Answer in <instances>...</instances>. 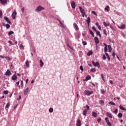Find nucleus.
I'll list each match as a JSON object with an SVG mask.
<instances>
[{
    "label": "nucleus",
    "mask_w": 126,
    "mask_h": 126,
    "mask_svg": "<svg viewBox=\"0 0 126 126\" xmlns=\"http://www.w3.org/2000/svg\"><path fill=\"white\" fill-rule=\"evenodd\" d=\"M44 9H45V8H44L43 6H41V5H39L35 9V11L36 12H39V11H41L42 10H43Z\"/></svg>",
    "instance_id": "f257e3e1"
},
{
    "label": "nucleus",
    "mask_w": 126,
    "mask_h": 126,
    "mask_svg": "<svg viewBox=\"0 0 126 126\" xmlns=\"http://www.w3.org/2000/svg\"><path fill=\"white\" fill-rule=\"evenodd\" d=\"M84 93L85 95L87 96H89L91 95V94H93V91H89V90H85L84 91Z\"/></svg>",
    "instance_id": "f03ea898"
},
{
    "label": "nucleus",
    "mask_w": 126,
    "mask_h": 126,
    "mask_svg": "<svg viewBox=\"0 0 126 126\" xmlns=\"http://www.w3.org/2000/svg\"><path fill=\"white\" fill-rule=\"evenodd\" d=\"M79 9L81 11V13L82 14L83 17H84V15H85V10L83 9L81 6L79 7Z\"/></svg>",
    "instance_id": "7ed1b4c3"
},
{
    "label": "nucleus",
    "mask_w": 126,
    "mask_h": 126,
    "mask_svg": "<svg viewBox=\"0 0 126 126\" xmlns=\"http://www.w3.org/2000/svg\"><path fill=\"white\" fill-rule=\"evenodd\" d=\"M119 29H126V25L124 24H121L120 26H118Z\"/></svg>",
    "instance_id": "20e7f679"
},
{
    "label": "nucleus",
    "mask_w": 126,
    "mask_h": 126,
    "mask_svg": "<svg viewBox=\"0 0 126 126\" xmlns=\"http://www.w3.org/2000/svg\"><path fill=\"white\" fill-rule=\"evenodd\" d=\"M92 63L94 65V66H97V67H100V63H99V62H96V63H95L94 61H92Z\"/></svg>",
    "instance_id": "39448f33"
},
{
    "label": "nucleus",
    "mask_w": 126,
    "mask_h": 126,
    "mask_svg": "<svg viewBox=\"0 0 126 126\" xmlns=\"http://www.w3.org/2000/svg\"><path fill=\"white\" fill-rule=\"evenodd\" d=\"M16 14H17V12H16V11H14L12 14V18H13V19H15V17H16Z\"/></svg>",
    "instance_id": "423d86ee"
},
{
    "label": "nucleus",
    "mask_w": 126,
    "mask_h": 126,
    "mask_svg": "<svg viewBox=\"0 0 126 126\" xmlns=\"http://www.w3.org/2000/svg\"><path fill=\"white\" fill-rule=\"evenodd\" d=\"M105 122H106V123L108 125V126H112V124H111L109 121V118H108V117L105 118Z\"/></svg>",
    "instance_id": "0eeeda50"
},
{
    "label": "nucleus",
    "mask_w": 126,
    "mask_h": 126,
    "mask_svg": "<svg viewBox=\"0 0 126 126\" xmlns=\"http://www.w3.org/2000/svg\"><path fill=\"white\" fill-rule=\"evenodd\" d=\"M0 3L1 4H6L7 3V0H0Z\"/></svg>",
    "instance_id": "6e6552de"
},
{
    "label": "nucleus",
    "mask_w": 126,
    "mask_h": 126,
    "mask_svg": "<svg viewBox=\"0 0 126 126\" xmlns=\"http://www.w3.org/2000/svg\"><path fill=\"white\" fill-rule=\"evenodd\" d=\"M4 20H5V21H6V22H7V23H8L9 24H11V22L10 21L8 18H7V17H4Z\"/></svg>",
    "instance_id": "1a4fd4ad"
},
{
    "label": "nucleus",
    "mask_w": 126,
    "mask_h": 126,
    "mask_svg": "<svg viewBox=\"0 0 126 126\" xmlns=\"http://www.w3.org/2000/svg\"><path fill=\"white\" fill-rule=\"evenodd\" d=\"M103 45H104V52L107 53L108 52V46L106 43H103Z\"/></svg>",
    "instance_id": "9d476101"
},
{
    "label": "nucleus",
    "mask_w": 126,
    "mask_h": 126,
    "mask_svg": "<svg viewBox=\"0 0 126 126\" xmlns=\"http://www.w3.org/2000/svg\"><path fill=\"white\" fill-rule=\"evenodd\" d=\"M58 21H59L61 27H62L63 29H65V26H64V25L63 24V23L60 20H59Z\"/></svg>",
    "instance_id": "9b49d317"
},
{
    "label": "nucleus",
    "mask_w": 126,
    "mask_h": 126,
    "mask_svg": "<svg viewBox=\"0 0 126 126\" xmlns=\"http://www.w3.org/2000/svg\"><path fill=\"white\" fill-rule=\"evenodd\" d=\"M71 7L72 8H73V9H74V8H75V2L73 1L71 3Z\"/></svg>",
    "instance_id": "f8f14e48"
},
{
    "label": "nucleus",
    "mask_w": 126,
    "mask_h": 126,
    "mask_svg": "<svg viewBox=\"0 0 126 126\" xmlns=\"http://www.w3.org/2000/svg\"><path fill=\"white\" fill-rule=\"evenodd\" d=\"M73 26L75 28L76 30H79V28H78V26L76 24V23H74L73 24Z\"/></svg>",
    "instance_id": "ddd939ff"
},
{
    "label": "nucleus",
    "mask_w": 126,
    "mask_h": 126,
    "mask_svg": "<svg viewBox=\"0 0 126 126\" xmlns=\"http://www.w3.org/2000/svg\"><path fill=\"white\" fill-rule=\"evenodd\" d=\"M94 42L95 44H99V39L97 37H94Z\"/></svg>",
    "instance_id": "4468645a"
},
{
    "label": "nucleus",
    "mask_w": 126,
    "mask_h": 126,
    "mask_svg": "<svg viewBox=\"0 0 126 126\" xmlns=\"http://www.w3.org/2000/svg\"><path fill=\"white\" fill-rule=\"evenodd\" d=\"M11 74V72L9 70H7L6 72L5 75H7V76H9V75H10Z\"/></svg>",
    "instance_id": "2eb2a0df"
},
{
    "label": "nucleus",
    "mask_w": 126,
    "mask_h": 126,
    "mask_svg": "<svg viewBox=\"0 0 126 126\" xmlns=\"http://www.w3.org/2000/svg\"><path fill=\"white\" fill-rule=\"evenodd\" d=\"M106 116L107 117H108V118H110V119H112L113 118V116L109 112L106 113Z\"/></svg>",
    "instance_id": "dca6fc26"
},
{
    "label": "nucleus",
    "mask_w": 126,
    "mask_h": 126,
    "mask_svg": "<svg viewBox=\"0 0 126 126\" xmlns=\"http://www.w3.org/2000/svg\"><path fill=\"white\" fill-rule=\"evenodd\" d=\"M29 91V88H27L26 89L24 90V95H27L28 91Z\"/></svg>",
    "instance_id": "f3484780"
},
{
    "label": "nucleus",
    "mask_w": 126,
    "mask_h": 126,
    "mask_svg": "<svg viewBox=\"0 0 126 126\" xmlns=\"http://www.w3.org/2000/svg\"><path fill=\"white\" fill-rule=\"evenodd\" d=\"M77 126H81V122L80 121V120H79V119L77 120Z\"/></svg>",
    "instance_id": "a211bd4d"
},
{
    "label": "nucleus",
    "mask_w": 126,
    "mask_h": 126,
    "mask_svg": "<svg viewBox=\"0 0 126 126\" xmlns=\"http://www.w3.org/2000/svg\"><path fill=\"white\" fill-rule=\"evenodd\" d=\"M25 64H26V66H27V67H28V68L29 67L30 64H29V61L28 60H27Z\"/></svg>",
    "instance_id": "6ab92c4d"
},
{
    "label": "nucleus",
    "mask_w": 126,
    "mask_h": 126,
    "mask_svg": "<svg viewBox=\"0 0 126 126\" xmlns=\"http://www.w3.org/2000/svg\"><path fill=\"white\" fill-rule=\"evenodd\" d=\"M87 114V109H84L83 111V115L86 116Z\"/></svg>",
    "instance_id": "aec40b11"
},
{
    "label": "nucleus",
    "mask_w": 126,
    "mask_h": 126,
    "mask_svg": "<svg viewBox=\"0 0 126 126\" xmlns=\"http://www.w3.org/2000/svg\"><path fill=\"white\" fill-rule=\"evenodd\" d=\"M12 80H16L17 79V76H16V75L14 74L12 77Z\"/></svg>",
    "instance_id": "412c9836"
},
{
    "label": "nucleus",
    "mask_w": 126,
    "mask_h": 126,
    "mask_svg": "<svg viewBox=\"0 0 126 126\" xmlns=\"http://www.w3.org/2000/svg\"><path fill=\"white\" fill-rule=\"evenodd\" d=\"M119 108L121 109V110H122V111H126V109L122 105H120Z\"/></svg>",
    "instance_id": "4be33fe9"
},
{
    "label": "nucleus",
    "mask_w": 126,
    "mask_h": 126,
    "mask_svg": "<svg viewBox=\"0 0 126 126\" xmlns=\"http://www.w3.org/2000/svg\"><path fill=\"white\" fill-rule=\"evenodd\" d=\"M92 116L94 117V118H96L97 117V113L95 112H92Z\"/></svg>",
    "instance_id": "5701e85b"
},
{
    "label": "nucleus",
    "mask_w": 126,
    "mask_h": 126,
    "mask_svg": "<svg viewBox=\"0 0 126 126\" xmlns=\"http://www.w3.org/2000/svg\"><path fill=\"white\" fill-rule=\"evenodd\" d=\"M96 34L98 36H99L100 38H101V33H100V32L99 31H96Z\"/></svg>",
    "instance_id": "b1692460"
},
{
    "label": "nucleus",
    "mask_w": 126,
    "mask_h": 126,
    "mask_svg": "<svg viewBox=\"0 0 126 126\" xmlns=\"http://www.w3.org/2000/svg\"><path fill=\"white\" fill-rule=\"evenodd\" d=\"M99 103L101 106H104V100H100L99 101Z\"/></svg>",
    "instance_id": "393cba45"
},
{
    "label": "nucleus",
    "mask_w": 126,
    "mask_h": 126,
    "mask_svg": "<svg viewBox=\"0 0 126 126\" xmlns=\"http://www.w3.org/2000/svg\"><path fill=\"white\" fill-rule=\"evenodd\" d=\"M108 51L110 53H112V46L111 45H108Z\"/></svg>",
    "instance_id": "a878e982"
},
{
    "label": "nucleus",
    "mask_w": 126,
    "mask_h": 126,
    "mask_svg": "<svg viewBox=\"0 0 126 126\" xmlns=\"http://www.w3.org/2000/svg\"><path fill=\"white\" fill-rule=\"evenodd\" d=\"M90 79H91V76H90V75H88L86 79V81L88 80H90Z\"/></svg>",
    "instance_id": "bb28decb"
},
{
    "label": "nucleus",
    "mask_w": 126,
    "mask_h": 126,
    "mask_svg": "<svg viewBox=\"0 0 126 126\" xmlns=\"http://www.w3.org/2000/svg\"><path fill=\"white\" fill-rule=\"evenodd\" d=\"M92 55H93V52H92V51H89L87 54L88 56H91Z\"/></svg>",
    "instance_id": "cd10ccee"
},
{
    "label": "nucleus",
    "mask_w": 126,
    "mask_h": 126,
    "mask_svg": "<svg viewBox=\"0 0 126 126\" xmlns=\"http://www.w3.org/2000/svg\"><path fill=\"white\" fill-rule=\"evenodd\" d=\"M91 71H92V72H95L97 71V70H96L95 68H92L91 69Z\"/></svg>",
    "instance_id": "c85d7f7f"
},
{
    "label": "nucleus",
    "mask_w": 126,
    "mask_h": 126,
    "mask_svg": "<svg viewBox=\"0 0 126 126\" xmlns=\"http://www.w3.org/2000/svg\"><path fill=\"white\" fill-rule=\"evenodd\" d=\"M103 25L105 26V27H108V26H110V24H107L105 22H104Z\"/></svg>",
    "instance_id": "c756f323"
},
{
    "label": "nucleus",
    "mask_w": 126,
    "mask_h": 126,
    "mask_svg": "<svg viewBox=\"0 0 126 126\" xmlns=\"http://www.w3.org/2000/svg\"><path fill=\"white\" fill-rule=\"evenodd\" d=\"M87 22L88 24V25H89V24L90 23V17H88L87 20Z\"/></svg>",
    "instance_id": "7c9ffc66"
},
{
    "label": "nucleus",
    "mask_w": 126,
    "mask_h": 126,
    "mask_svg": "<svg viewBox=\"0 0 126 126\" xmlns=\"http://www.w3.org/2000/svg\"><path fill=\"white\" fill-rule=\"evenodd\" d=\"M109 105H112L113 106H116V103L113 102L112 101H110L109 102Z\"/></svg>",
    "instance_id": "2f4dec72"
},
{
    "label": "nucleus",
    "mask_w": 126,
    "mask_h": 126,
    "mask_svg": "<svg viewBox=\"0 0 126 126\" xmlns=\"http://www.w3.org/2000/svg\"><path fill=\"white\" fill-rule=\"evenodd\" d=\"M90 33L91 35H92V36H93V37L95 36V35H94V33H93V32H92V31L90 30Z\"/></svg>",
    "instance_id": "473e14b6"
},
{
    "label": "nucleus",
    "mask_w": 126,
    "mask_h": 126,
    "mask_svg": "<svg viewBox=\"0 0 126 126\" xmlns=\"http://www.w3.org/2000/svg\"><path fill=\"white\" fill-rule=\"evenodd\" d=\"M12 34H14V32H13L12 31H10V32H8V35L9 36H10V35H11Z\"/></svg>",
    "instance_id": "72a5a7b5"
},
{
    "label": "nucleus",
    "mask_w": 126,
    "mask_h": 126,
    "mask_svg": "<svg viewBox=\"0 0 126 126\" xmlns=\"http://www.w3.org/2000/svg\"><path fill=\"white\" fill-rule=\"evenodd\" d=\"M118 118H122L123 117V114L121 113H120L118 115Z\"/></svg>",
    "instance_id": "f704fd0d"
},
{
    "label": "nucleus",
    "mask_w": 126,
    "mask_h": 126,
    "mask_svg": "<svg viewBox=\"0 0 126 126\" xmlns=\"http://www.w3.org/2000/svg\"><path fill=\"white\" fill-rule=\"evenodd\" d=\"M96 26H97V28L99 29V30H101V27L99 25V24L97 23H96Z\"/></svg>",
    "instance_id": "c9c22d12"
},
{
    "label": "nucleus",
    "mask_w": 126,
    "mask_h": 126,
    "mask_svg": "<svg viewBox=\"0 0 126 126\" xmlns=\"http://www.w3.org/2000/svg\"><path fill=\"white\" fill-rule=\"evenodd\" d=\"M49 113H53L54 112V109L53 108H50L49 110Z\"/></svg>",
    "instance_id": "e433bc0d"
},
{
    "label": "nucleus",
    "mask_w": 126,
    "mask_h": 126,
    "mask_svg": "<svg viewBox=\"0 0 126 126\" xmlns=\"http://www.w3.org/2000/svg\"><path fill=\"white\" fill-rule=\"evenodd\" d=\"M100 92H101V94H104V93H105V90H104V89H101V90H100Z\"/></svg>",
    "instance_id": "4c0bfd02"
},
{
    "label": "nucleus",
    "mask_w": 126,
    "mask_h": 126,
    "mask_svg": "<svg viewBox=\"0 0 126 126\" xmlns=\"http://www.w3.org/2000/svg\"><path fill=\"white\" fill-rule=\"evenodd\" d=\"M20 49H24V46H23V45L22 44L20 45Z\"/></svg>",
    "instance_id": "58836bf2"
},
{
    "label": "nucleus",
    "mask_w": 126,
    "mask_h": 126,
    "mask_svg": "<svg viewBox=\"0 0 126 126\" xmlns=\"http://www.w3.org/2000/svg\"><path fill=\"white\" fill-rule=\"evenodd\" d=\"M102 59L103 60H104V61H105L107 59V57H106V56L104 54L103 55Z\"/></svg>",
    "instance_id": "ea45409f"
},
{
    "label": "nucleus",
    "mask_w": 126,
    "mask_h": 126,
    "mask_svg": "<svg viewBox=\"0 0 126 126\" xmlns=\"http://www.w3.org/2000/svg\"><path fill=\"white\" fill-rule=\"evenodd\" d=\"M92 13H93V14H94V15H95L96 16H97V13H96L95 11H92Z\"/></svg>",
    "instance_id": "a19ab883"
},
{
    "label": "nucleus",
    "mask_w": 126,
    "mask_h": 126,
    "mask_svg": "<svg viewBox=\"0 0 126 126\" xmlns=\"http://www.w3.org/2000/svg\"><path fill=\"white\" fill-rule=\"evenodd\" d=\"M118 109H116L115 110V111H114L113 113H114V114H118Z\"/></svg>",
    "instance_id": "79ce46f5"
},
{
    "label": "nucleus",
    "mask_w": 126,
    "mask_h": 126,
    "mask_svg": "<svg viewBox=\"0 0 126 126\" xmlns=\"http://www.w3.org/2000/svg\"><path fill=\"white\" fill-rule=\"evenodd\" d=\"M6 27L7 29H8V28H9L10 27V25H9V24H7L6 25Z\"/></svg>",
    "instance_id": "37998d69"
},
{
    "label": "nucleus",
    "mask_w": 126,
    "mask_h": 126,
    "mask_svg": "<svg viewBox=\"0 0 126 126\" xmlns=\"http://www.w3.org/2000/svg\"><path fill=\"white\" fill-rule=\"evenodd\" d=\"M83 45H84V46H86V45H87V42H86V41H83Z\"/></svg>",
    "instance_id": "c03bdc74"
},
{
    "label": "nucleus",
    "mask_w": 126,
    "mask_h": 126,
    "mask_svg": "<svg viewBox=\"0 0 126 126\" xmlns=\"http://www.w3.org/2000/svg\"><path fill=\"white\" fill-rule=\"evenodd\" d=\"M103 33L105 35V36H107V32H106L105 30H103Z\"/></svg>",
    "instance_id": "a18cd8bd"
},
{
    "label": "nucleus",
    "mask_w": 126,
    "mask_h": 126,
    "mask_svg": "<svg viewBox=\"0 0 126 126\" xmlns=\"http://www.w3.org/2000/svg\"><path fill=\"white\" fill-rule=\"evenodd\" d=\"M115 56H116V53H115L114 51H113L112 56L113 57V58H115Z\"/></svg>",
    "instance_id": "49530a36"
},
{
    "label": "nucleus",
    "mask_w": 126,
    "mask_h": 126,
    "mask_svg": "<svg viewBox=\"0 0 126 126\" xmlns=\"http://www.w3.org/2000/svg\"><path fill=\"white\" fill-rule=\"evenodd\" d=\"M8 42L9 44H10V45H13L12 41H11V40H9Z\"/></svg>",
    "instance_id": "de8ad7c7"
},
{
    "label": "nucleus",
    "mask_w": 126,
    "mask_h": 126,
    "mask_svg": "<svg viewBox=\"0 0 126 126\" xmlns=\"http://www.w3.org/2000/svg\"><path fill=\"white\" fill-rule=\"evenodd\" d=\"M10 105V104H9V103H7V104L6 105V108H8V107H9Z\"/></svg>",
    "instance_id": "09e8293b"
},
{
    "label": "nucleus",
    "mask_w": 126,
    "mask_h": 126,
    "mask_svg": "<svg viewBox=\"0 0 126 126\" xmlns=\"http://www.w3.org/2000/svg\"><path fill=\"white\" fill-rule=\"evenodd\" d=\"M3 93L5 94H8V91H5L3 92Z\"/></svg>",
    "instance_id": "8fccbe9b"
},
{
    "label": "nucleus",
    "mask_w": 126,
    "mask_h": 126,
    "mask_svg": "<svg viewBox=\"0 0 126 126\" xmlns=\"http://www.w3.org/2000/svg\"><path fill=\"white\" fill-rule=\"evenodd\" d=\"M92 29L94 30V31H95L96 32V31H97V30H96V28L94 27H92Z\"/></svg>",
    "instance_id": "3c124183"
},
{
    "label": "nucleus",
    "mask_w": 126,
    "mask_h": 126,
    "mask_svg": "<svg viewBox=\"0 0 126 126\" xmlns=\"http://www.w3.org/2000/svg\"><path fill=\"white\" fill-rule=\"evenodd\" d=\"M2 16V12L0 10V17H1Z\"/></svg>",
    "instance_id": "603ef678"
},
{
    "label": "nucleus",
    "mask_w": 126,
    "mask_h": 126,
    "mask_svg": "<svg viewBox=\"0 0 126 126\" xmlns=\"http://www.w3.org/2000/svg\"><path fill=\"white\" fill-rule=\"evenodd\" d=\"M80 69H81V70L83 71V67H82V66H80Z\"/></svg>",
    "instance_id": "864d4df0"
},
{
    "label": "nucleus",
    "mask_w": 126,
    "mask_h": 126,
    "mask_svg": "<svg viewBox=\"0 0 126 126\" xmlns=\"http://www.w3.org/2000/svg\"><path fill=\"white\" fill-rule=\"evenodd\" d=\"M97 122H98V123H99L100 122H101V118H99L97 119Z\"/></svg>",
    "instance_id": "5fc2aeb1"
},
{
    "label": "nucleus",
    "mask_w": 126,
    "mask_h": 126,
    "mask_svg": "<svg viewBox=\"0 0 126 126\" xmlns=\"http://www.w3.org/2000/svg\"><path fill=\"white\" fill-rule=\"evenodd\" d=\"M101 78H102V80H103V81H104L105 80L104 79V76L103 75V74H101Z\"/></svg>",
    "instance_id": "6e6d98bb"
},
{
    "label": "nucleus",
    "mask_w": 126,
    "mask_h": 126,
    "mask_svg": "<svg viewBox=\"0 0 126 126\" xmlns=\"http://www.w3.org/2000/svg\"><path fill=\"white\" fill-rule=\"evenodd\" d=\"M43 65H44V62H42V63H40V66L41 67L43 66Z\"/></svg>",
    "instance_id": "4d7b16f0"
},
{
    "label": "nucleus",
    "mask_w": 126,
    "mask_h": 126,
    "mask_svg": "<svg viewBox=\"0 0 126 126\" xmlns=\"http://www.w3.org/2000/svg\"><path fill=\"white\" fill-rule=\"evenodd\" d=\"M92 85H93L94 86V87H95L96 85L95 84H94L93 83H91Z\"/></svg>",
    "instance_id": "13d9d810"
},
{
    "label": "nucleus",
    "mask_w": 126,
    "mask_h": 126,
    "mask_svg": "<svg viewBox=\"0 0 126 126\" xmlns=\"http://www.w3.org/2000/svg\"><path fill=\"white\" fill-rule=\"evenodd\" d=\"M25 9L24 8V7H23V8H22L21 10H22L23 13V12H24V10H25Z\"/></svg>",
    "instance_id": "bf43d9fd"
},
{
    "label": "nucleus",
    "mask_w": 126,
    "mask_h": 126,
    "mask_svg": "<svg viewBox=\"0 0 126 126\" xmlns=\"http://www.w3.org/2000/svg\"><path fill=\"white\" fill-rule=\"evenodd\" d=\"M86 107H87V109H88V110H89L90 107H89V106L88 105H86Z\"/></svg>",
    "instance_id": "052dcab7"
},
{
    "label": "nucleus",
    "mask_w": 126,
    "mask_h": 126,
    "mask_svg": "<svg viewBox=\"0 0 126 126\" xmlns=\"http://www.w3.org/2000/svg\"><path fill=\"white\" fill-rule=\"evenodd\" d=\"M21 84L22 86H23V81H21Z\"/></svg>",
    "instance_id": "680f3d73"
},
{
    "label": "nucleus",
    "mask_w": 126,
    "mask_h": 126,
    "mask_svg": "<svg viewBox=\"0 0 126 126\" xmlns=\"http://www.w3.org/2000/svg\"><path fill=\"white\" fill-rule=\"evenodd\" d=\"M107 60H108L109 61H110V56L107 57Z\"/></svg>",
    "instance_id": "e2e57ef3"
},
{
    "label": "nucleus",
    "mask_w": 126,
    "mask_h": 126,
    "mask_svg": "<svg viewBox=\"0 0 126 126\" xmlns=\"http://www.w3.org/2000/svg\"><path fill=\"white\" fill-rule=\"evenodd\" d=\"M19 81H18V82H17V83H16V84H17V86H18V85H19Z\"/></svg>",
    "instance_id": "0e129e2a"
},
{
    "label": "nucleus",
    "mask_w": 126,
    "mask_h": 126,
    "mask_svg": "<svg viewBox=\"0 0 126 126\" xmlns=\"http://www.w3.org/2000/svg\"><path fill=\"white\" fill-rule=\"evenodd\" d=\"M0 58L1 59H4V57L3 56H0Z\"/></svg>",
    "instance_id": "69168bd1"
},
{
    "label": "nucleus",
    "mask_w": 126,
    "mask_h": 126,
    "mask_svg": "<svg viewBox=\"0 0 126 126\" xmlns=\"http://www.w3.org/2000/svg\"><path fill=\"white\" fill-rule=\"evenodd\" d=\"M105 55H106V57H109V54H108V53H105Z\"/></svg>",
    "instance_id": "338daca9"
},
{
    "label": "nucleus",
    "mask_w": 126,
    "mask_h": 126,
    "mask_svg": "<svg viewBox=\"0 0 126 126\" xmlns=\"http://www.w3.org/2000/svg\"><path fill=\"white\" fill-rule=\"evenodd\" d=\"M20 99H21V95L19 96V98H18V100H19Z\"/></svg>",
    "instance_id": "774afa93"
}]
</instances>
